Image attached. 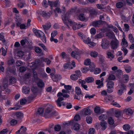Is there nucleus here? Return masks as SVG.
I'll return each instance as SVG.
<instances>
[{"instance_id":"obj_5","label":"nucleus","mask_w":134,"mask_h":134,"mask_svg":"<svg viewBox=\"0 0 134 134\" xmlns=\"http://www.w3.org/2000/svg\"><path fill=\"white\" fill-rule=\"evenodd\" d=\"M119 42L116 39L112 40L110 43L111 47L114 50L116 49L119 46Z\"/></svg>"},{"instance_id":"obj_21","label":"nucleus","mask_w":134,"mask_h":134,"mask_svg":"<svg viewBox=\"0 0 134 134\" xmlns=\"http://www.w3.org/2000/svg\"><path fill=\"white\" fill-rule=\"evenodd\" d=\"M85 81L87 83H91L94 81V79L92 77H90L86 78L85 79Z\"/></svg>"},{"instance_id":"obj_17","label":"nucleus","mask_w":134,"mask_h":134,"mask_svg":"<svg viewBox=\"0 0 134 134\" xmlns=\"http://www.w3.org/2000/svg\"><path fill=\"white\" fill-rule=\"evenodd\" d=\"M98 118L100 120H101L102 121L107 119V115L105 114H102L99 116Z\"/></svg>"},{"instance_id":"obj_10","label":"nucleus","mask_w":134,"mask_h":134,"mask_svg":"<svg viewBox=\"0 0 134 134\" xmlns=\"http://www.w3.org/2000/svg\"><path fill=\"white\" fill-rule=\"evenodd\" d=\"M40 14L43 16L46 17L47 18H48L50 16V15L52 14V13L51 12H50V13H47L46 11H42L41 12Z\"/></svg>"},{"instance_id":"obj_43","label":"nucleus","mask_w":134,"mask_h":134,"mask_svg":"<svg viewBox=\"0 0 134 134\" xmlns=\"http://www.w3.org/2000/svg\"><path fill=\"white\" fill-rule=\"evenodd\" d=\"M126 85L122 83H121L120 85V89L122 91H124L126 90Z\"/></svg>"},{"instance_id":"obj_61","label":"nucleus","mask_w":134,"mask_h":134,"mask_svg":"<svg viewBox=\"0 0 134 134\" xmlns=\"http://www.w3.org/2000/svg\"><path fill=\"white\" fill-rule=\"evenodd\" d=\"M33 75L34 78L36 80H38V79L37 73L35 71H33Z\"/></svg>"},{"instance_id":"obj_36","label":"nucleus","mask_w":134,"mask_h":134,"mask_svg":"<svg viewBox=\"0 0 134 134\" xmlns=\"http://www.w3.org/2000/svg\"><path fill=\"white\" fill-rule=\"evenodd\" d=\"M91 113V111L89 109H87L85 110L84 111V114L85 115H88L90 114Z\"/></svg>"},{"instance_id":"obj_52","label":"nucleus","mask_w":134,"mask_h":134,"mask_svg":"<svg viewBox=\"0 0 134 134\" xmlns=\"http://www.w3.org/2000/svg\"><path fill=\"white\" fill-rule=\"evenodd\" d=\"M24 55V53L21 51H19L17 53L18 56L19 57H22Z\"/></svg>"},{"instance_id":"obj_41","label":"nucleus","mask_w":134,"mask_h":134,"mask_svg":"<svg viewBox=\"0 0 134 134\" xmlns=\"http://www.w3.org/2000/svg\"><path fill=\"white\" fill-rule=\"evenodd\" d=\"M43 112V109L41 108H40L37 109V114L40 115L41 114H42Z\"/></svg>"},{"instance_id":"obj_59","label":"nucleus","mask_w":134,"mask_h":134,"mask_svg":"<svg viewBox=\"0 0 134 134\" xmlns=\"http://www.w3.org/2000/svg\"><path fill=\"white\" fill-rule=\"evenodd\" d=\"M26 102V100L24 98L21 99L20 101V104L21 105L25 104Z\"/></svg>"},{"instance_id":"obj_28","label":"nucleus","mask_w":134,"mask_h":134,"mask_svg":"<svg viewBox=\"0 0 134 134\" xmlns=\"http://www.w3.org/2000/svg\"><path fill=\"white\" fill-rule=\"evenodd\" d=\"M107 54L108 56V58L110 59V58H114V55L110 52L107 51Z\"/></svg>"},{"instance_id":"obj_1","label":"nucleus","mask_w":134,"mask_h":134,"mask_svg":"<svg viewBox=\"0 0 134 134\" xmlns=\"http://www.w3.org/2000/svg\"><path fill=\"white\" fill-rule=\"evenodd\" d=\"M73 11V9H70L69 11V12H70V13L71 12H72ZM69 12L67 13L62 18V20L64 23L66 25L68 28H69V26L68 25V23H69L70 26H72V29L74 30H75L77 29V24L75 23H73L72 21H71V20L69 18Z\"/></svg>"},{"instance_id":"obj_45","label":"nucleus","mask_w":134,"mask_h":134,"mask_svg":"<svg viewBox=\"0 0 134 134\" xmlns=\"http://www.w3.org/2000/svg\"><path fill=\"white\" fill-rule=\"evenodd\" d=\"M108 121L110 125H112L114 123V120L111 117L109 118Z\"/></svg>"},{"instance_id":"obj_20","label":"nucleus","mask_w":134,"mask_h":134,"mask_svg":"<svg viewBox=\"0 0 134 134\" xmlns=\"http://www.w3.org/2000/svg\"><path fill=\"white\" fill-rule=\"evenodd\" d=\"M51 25L50 23L47 24L45 25H43V27L45 31L49 30L51 27Z\"/></svg>"},{"instance_id":"obj_57","label":"nucleus","mask_w":134,"mask_h":134,"mask_svg":"<svg viewBox=\"0 0 134 134\" xmlns=\"http://www.w3.org/2000/svg\"><path fill=\"white\" fill-rule=\"evenodd\" d=\"M95 132V130L93 128L90 129L88 131L89 134H94Z\"/></svg>"},{"instance_id":"obj_12","label":"nucleus","mask_w":134,"mask_h":134,"mask_svg":"<svg viewBox=\"0 0 134 134\" xmlns=\"http://www.w3.org/2000/svg\"><path fill=\"white\" fill-rule=\"evenodd\" d=\"M106 81L107 82V87L112 88H113L114 83L113 81H108L107 79L106 80Z\"/></svg>"},{"instance_id":"obj_32","label":"nucleus","mask_w":134,"mask_h":134,"mask_svg":"<svg viewBox=\"0 0 134 134\" xmlns=\"http://www.w3.org/2000/svg\"><path fill=\"white\" fill-rule=\"evenodd\" d=\"M115 79V77L114 75L112 74L110 75L109 76L108 78L107 79L108 81H111V80H114Z\"/></svg>"},{"instance_id":"obj_30","label":"nucleus","mask_w":134,"mask_h":134,"mask_svg":"<svg viewBox=\"0 0 134 134\" xmlns=\"http://www.w3.org/2000/svg\"><path fill=\"white\" fill-rule=\"evenodd\" d=\"M37 85L39 87L42 88L44 86V83L41 80H39V81L37 83Z\"/></svg>"},{"instance_id":"obj_6","label":"nucleus","mask_w":134,"mask_h":134,"mask_svg":"<svg viewBox=\"0 0 134 134\" xmlns=\"http://www.w3.org/2000/svg\"><path fill=\"white\" fill-rule=\"evenodd\" d=\"M109 42L106 39H102L101 44L102 48L104 49H108L109 47Z\"/></svg>"},{"instance_id":"obj_8","label":"nucleus","mask_w":134,"mask_h":134,"mask_svg":"<svg viewBox=\"0 0 134 134\" xmlns=\"http://www.w3.org/2000/svg\"><path fill=\"white\" fill-rule=\"evenodd\" d=\"M83 40V41L85 43L89 44L91 46L93 47L96 45V43L91 41V40L89 37L87 38L86 40H84V38Z\"/></svg>"},{"instance_id":"obj_25","label":"nucleus","mask_w":134,"mask_h":134,"mask_svg":"<svg viewBox=\"0 0 134 134\" xmlns=\"http://www.w3.org/2000/svg\"><path fill=\"white\" fill-rule=\"evenodd\" d=\"M41 61L42 62H46L47 63V65H49L50 64L51 62V60L48 58H42Z\"/></svg>"},{"instance_id":"obj_53","label":"nucleus","mask_w":134,"mask_h":134,"mask_svg":"<svg viewBox=\"0 0 134 134\" xmlns=\"http://www.w3.org/2000/svg\"><path fill=\"white\" fill-rule=\"evenodd\" d=\"M31 90L32 92L34 94L37 93L38 91L37 88L34 87H33L31 88Z\"/></svg>"},{"instance_id":"obj_47","label":"nucleus","mask_w":134,"mask_h":134,"mask_svg":"<svg viewBox=\"0 0 134 134\" xmlns=\"http://www.w3.org/2000/svg\"><path fill=\"white\" fill-rule=\"evenodd\" d=\"M35 51L36 53H41L42 50L39 47H36L35 48Z\"/></svg>"},{"instance_id":"obj_55","label":"nucleus","mask_w":134,"mask_h":134,"mask_svg":"<svg viewBox=\"0 0 134 134\" xmlns=\"http://www.w3.org/2000/svg\"><path fill=\"white\" fill-rule=\"evenodd\" d=\"M101 71V70L100 68H96L94 71V73L95 74H97L99 73Z\"/></svg>"},{"instance_id":"obj_19","label":"nucleus","mask_w":134,"mask_h":134,"mask_svg":"<svg viewBox=\"0 0 134 134\" xmlns=\"http://www.w3.org/2000/svg\"><path fill=\"white\" fill-rule=\"evenodd\" d=\"M124 111L126 113L127 115H131L133 113V111L130 108L125 109L124 110Z\"/></svg>"},{"instance_id":"obj_62","label":"nucleus","mask_w":134,"mask_h":134,"mask_svg":"<svg viewBox=\"0 0 134 134\" xmlns=\"http://www.w3.org/2000/svg\"><path fill=\"white\" fill-rule=\"evenodd\" d=\"M74 127L75 130H79L80 129L79 124L77 123H76L74 125Z\"/></svg>"},{"instance_id":"obj_24","label":"nucleus","mask_w":134,"mask_h":134,"mask_svg":"<svg viewBox=\"0 0 134 134\" xmlns=\"http://www.w3.org/2000/svg\"><path fill=\"white\" fill-rule=\"evenodd\" d=\"M98 53L97 52L92 51L90 53V55L92 57L94 58H96L98 56Z\"/></svg>"},{"instance_id":"obj_3","label":"nucleus","mask_w":134,"mask_h":134,"mask_svg":"<svg viewBox=\"0 0 134 134\" xmlns=\"http://www.w3.org/2000/svg\"><path fill=\"white\" fill-rule=\"evenodd\" d=\"M35 35L38 37H40L44 42H46V39L44 34L40 30H37L35 28L33 29Z\"/></svg>"},{"instance_id":"obj_15","label":"nucleus","mask_w":134,"mask_h":134,"mask_svg":"<svg viewBox=\"0 0 134 134\" xmlns=\"http://www.w3.org/2000/svg\"><path fill=\"white\" fill-rule=\"evenodd\" d=\"M107 123L105 121H103L100 122V125L102 127L103 130H104L107 128Z\"/></svg>"},{"instance_id":"obj_60","label":"nucleus","mask_w":134,"mask_h":134,"mask_svg":"<svg viewBox=\"0 0 134 134\" xmlns=\"http://www.w3.org/2000/svg\"><path fill=\"white\" fill-rule=\"evenodd\" d=\"M2 50V54L3 56H5L6 55V51L3 47L1 48Z\"/></svg>"},{"instance_id":"obj_63","label":"nucleus","mask_w":134,"mask_h":134,"mask_svg":"<svg viewBox=\"0 0 134 134\" xmlns=\"http://www.w3.org/2000/svg\"><path fill=\"white\" fill-rule=\"evenodd\" d=\"M90 32L91 34L94 35L96 32V30L94 28H91L90 30Z\"/></svg>"},{"instance_id":"obj_11","label":"nucleus","mask_w":134,"mask_h":134,"mask_svg":"<svg viewBox=\"0 0 134 134\" xmlns=\"http://www.w3.org/2000/svg\"><path fill=\"white\" fill-rule=\"evenodd\" d=\"M22 92L25 94H29L30 92V88L28 87L24 86L23 88Z\"/></svg>"},{"instance_id":"obj_18","label":"nucleus","mask_w":134,"mask_h":134,"mask_svg":"<svg viewBox=\"0 0 134 134\" xmlns=\"http://www.w3.org/2000/svg\"><path fill=\"white\" fill-rule=\"evenodd\" d=\"M0 40L2 41L3 43L5 44L6 41L4 37V34L3 32L0 33Z\"/></svg>"},{"instance_id":"obj_48","label":"nucleus","mask_w":134,"mask_h":134,"mask_svg":"<svg viewBox=\"0 0 134 134\" xmlns=\"http://www.w3.org/2000/svg\"><path fill=\"white\" fill-rule=\"evenodd\" d=\"M100 108L98 107H96L94 109V111L95 112L97 113H99L100 112Z\"/></svg>"},{"instance_id":"obj_38","label":"nucleus","mask_w":134,"mask_h":134,"mask_svg":"<svg viewBox=\"0 0 134 134\" xmlns=\"http://www.w3.org/2000/svg\"><path fill=\"white\" fill-rule=\"evenodd\" d=\"M86 121L88 124H91L92 122V119L90 116H87L86 118Z\"/></svg>"},{"instance_id":"obj_27","label":"nucleus","mask_w":134,"mask_h":134,"mask_svg":"<svg viewBox=\"0 0 134 134\" xmlns=\"http://www.w3.org/2000/svg\"><path fill=\"white\" fill-rule=\"evenodd\" d=\"M16 116L17 119H21L23 117V114L20 112H17L16 114Z\"/></svg>"},{"instance_id":"obj_26","label":"nucleus","mask_w":134,"mask_h":134,"mask_svg":"<svg viewBox=\"0 0 134 134\" xmlns=\"http://www.w3.org/2000/svg\"><path fill=\"white\" fill-rule=\"evenodd\" d=\"M79 77L76 74H72L70 76V78L71 79L73 80H77L78 78Z\"/></svg>"},{"instance_id":"obj_54","label":"nucleus","mask_w":134,"mask_h":134,"mask_svg":"<svg viewBox=\"0 0 134 134\" xmlns=\"http://www.w3.org/2000/svg\"><path fill=\"white\" fill-rule=\"evenodd\" d=\"M43 49L46 51H47L48 49L42 43H40L38 44Z\"/></svg>"},{"instance_id":"obj_34","label":"nucleus","mask_w":134,"mask_h":134,"mask_svg":"<svg viewBox=\"0 0 134 134\" xmlns=\"http://www.w3.org/2000/svg\"><path fill=\"white\" fill-rule=\"evenodd\" d=\"M123 128L124 130L127 131L129 130L130 128V126L129 125L126 124L123 126Z\"/></svg>"},{"instance_id":"obj_46","label":"nucleus","mask_w":134,"mask_h":134,"mask_svg":"<svg viewBox=\"0 0 134 134\" xmlns=\"http://www.w3.org/2000/svg\"><path fill=\"white\" fill-rule=\"evenodd\" d=\"M25 3L24 2H19V3L18 4V7L20 8H22L24 6Z\"/></svg>"},{"instance_id":"obj_22","label":"nucleus","mask_w":134,"mask_h":134,"mask_svg":"<svg viewBox=\"0 0 134 134\" xmlns=\"http://www.w3.org/2000/svg\"><path fill=\"white\" fill-rule=\"evenodd\" d=\"M121 44H122L123 45L126 47L128 46V43L125 37H124V36H123V38L122 40Z\"/></svg>"},{"instance_id":"obj_42","label":"nucleus","mask_w":134,"mask_h":134,"mask_svg":"<svg viewBox=\"0 0 134 134\" xmlns=\"http://www.w3.org/2000/svg\"><path fill=\"white\" fill-rule=\"evenodd\" d=\"M91 63V60L90 59H86L84 62V64L85 65H89Z\"/></svg>"},{"instance_id":"obj_31","label":"nucleus","mask_w":134,"mask_h":134,"mask_svg":"<svg viewBox=\"0 0 134 134\" xmlns=\"http://www.w3.org/2000/svg\"><path fill=\"white\" fill-rule=\"evenodd\" d=\"M104 34L103 33H100L95 36V38L96 39H98L102 38Z\"/></svg>"},{"instance_id":"obj_37","label":"nucleus","mask_w":134,"mask_h":134,"mask_svg":"<svg viewBox=\"0 0 134 134\" xmlns=\"http://www.w3.org/2000/svg\"><path fill=\"white\" fill-rule=\"evenodd\" d=\"M61 129V126L59 125H55L54 127L55 131H60Z\"/></svg>"},{"instance_id":"obj_16","label":"nucleus","mask_w":134,"mask_h":134,"mask_svg":"<svg viewBox=\"0 0 134 134\" xmlns=\"http://www.w3.org/2000/svg\"><path fill=\"white\" fill-rule=\"evenodd\" d=\"M103 21L101 20H99L93 22L92 25L93 26L95 27L98 26L99 25H100L102 23Z\"/></svg>"},{"instance_id":"obj_50","label":"nucleus","mask_w":134,"mask_h":134,"mask_svg":"<svg viewBox=\"0 0 134 134\" xmlns=\"http://www.w3.org/2000/svg\"><path fill=\"white\" fill-rule=\"evenodd\" d=\"M129 38L130 42L133 43L134 42V39L132 35L131 34H130L129 35Z\"/></svg>"},{"instance_id":"obj_2","label":"nucleus","mask_w":134,"mask_h":134,"mask_svg":"<svg viewBox=\"0 0 134 134\" xmlns=\"http://www.w3.org/2000/svg\"><path fill=\"white\" fill-rule=\"evenodd\" d=\"M53 107L52 105H49L46 109L44 116L46 118H49L55 115V112L52 111Z\"/></svg>"},{"instance_id":"obj_29","label":"nucleus","mask_w":134,"mask_h":134,"mask_svg":"<svg viewBox=\"0 0 134 134\" xmlns=\"http://www.w3.org/2000/svg\"><path fill=\"white\" fill-rule=\"evenodd\" d=\"M75 91L76 93L78 95H79L81 93V89L79 87H77L75 88Z\"/></svg>"},{"instance_id":"obj_7","label":"nucleus","mask_w":134,"mask_h":134,"mask_svg":"<svg viewBox=\"0 0 134 134\" xmlns=\"http://www.w3.org/2000/svg\"><path fill=\"white\" fill-rule=\"evenodd\" d=\"M50 75L51 76V77L53 80L54 81H57L60 80L61 79V76L58 74H56L54 75L53 73H51L50 74Z\"/></svg>"},{"instance_id":"obj_9","label":"nucleus","mask_w":134,"mask_h":134,"mask_svg":"<svg viewBox=\"0 0 134 134\" xmlns=\"http://www.w3.org/2000/svg\"><path fill=\"white\" fill-rule=\"evenodd\" d=\"M80 55V53L76 51H73L71 53V55L74 58L77 59L78 58L79 59Z\"/></svg>"},{"instance_id":"obj_40","label":"nucleus","mask_w":134,"mask_h":134,"mask_svg":"<svg viewBox=\"0 0 134 134\" xmlns=\"http://www.w3.org/2000/svg\"><path fill=\"white\" fill-rule=\"evenodd\" d=\"M123 3L122 2H119L117 3L116 4V7L118 8H120L123 6Z\"/></svg>"},{"instance_id":"obj_49","label":"nucleus","mask_w":134,"mask_h":134,"mask_svg":"<svg viewBox=\"0 0 134 134\" xmlns=\"http://www.w3.org/2000/svg\"><path fill=\"white\" fill-rule=\"evenodd\" d=\"M57 31L56 30L52 32L51 34V38H53L55 37L57 35Z\"/></svg>"},{"instance_id":"obj_23","label":"nucleus","mask_w":134,"mask_h":134,"mask_svg":"<svg viewBox=\"0 0 134 134\" xmlns=\"http://www.w3.org/2000/svg\"><path fill=\"white\" fill-rule=\"evenodd\" d=\"M125 70L127 73L130 72L131 70V67L129 65H126L125 67Z\"/></svg>"},{"instance_id":"obj_64","label":"nucleus","mask_w":134,"mask_h":134,"mask_svg":"<svg viewBox=\"0 0 134 134\" xmlns=\"http://www.w3.org/2000/svg\"><path fill=\"white\" fill-rule=\"evenodd\" d=\"M8 131V130L7 129H4L0 132V134H4Z\"/></svg>"},{"instance_id":"obj_39","label":"nucleus","mask_w":134,"mask_h":134,"mask_svg":"<svg viewBox=\"0 0 134 134\" xmlns=\"http://www.w3.org/2000/svg\"><path fill=\"white\" fill-rule=\"evenodd\" d=\"M20 129L22 133H25L26 131L27 130L26 128L23 126H21Z\"/></svg>"},{"instance_id":"obj_44","label":"nucleus","mask_w":134,"mask_h":134,"mask_svg":"<svg viewBox=\"0 0 134 134\" xmlns=\"http://www.w3.org/2000/svg\"><path fill=\"white\" fill-rule=\"evenodd\" d=\"M79 18L80 20L83 21L85 19V17L83 14H81L79 16Z\"/></svg>"},{"instance_id":"obj_56","label":"nucleus","mask_w":134,"mask_h":134,"mask_svg":"<svg viewBox=\"0 0 134 134\" xmlns=\"http://www.w3.org/2000/svg\"><path fill=\"white\" fill-rule=\"evenodd\" d=\"M81 71L82 72L86 73L88 71V69L87 67H85L82 69Z\"/></svg>"},{"instance_id":"obj_51","label":"nucleus","mask_w":134,"mask_h":134,"mask_svg":"<svg viewBox=\"0 0 134 134\" xmlns=\"http://www.w3.org/2000/svg\"><path fill=\"white\" fill-rule=\"evenodd\" d=\"M23 62L21 61L18 60L16 62V65L17 66H20L23 65Z\"/></svg>"},{"instance_id":"obj_4","label":"nucleus","mask_w":134,"mask_h":134,"mask_svg":"<svg viewBox=\"0 0 134 134\" xmlns=\"http://www.w3.org/2000/svg\"><path fill=\"white\" fill-rule=\"evenodd\" d=\"M57 96L59 97L56 101L59 107H60L62 105L63 106L65 105L66 103L65 102H61L64 100L63 97H62V96H63V93L60 92H59L57 94Z\"/></svg>"},{"instance_id":"obj_14","label":"nucleus","mask_w":134,"mask_h":134,"mask_svg":"<svg viewBox=\"0 0 134 134\" xmlns=\"http://www.w3.org/2000/svg\"><path fill=\"white\" fill-rule=\"evenodd\" d=\"M122 79L124 83H127L129 80V76L127 74H124L122 76Z\"/></svg>"},{"instance_id":"obj_33","label":"nucleus","mask_w":134,"mask_h":134,"mask_svg":"<svg viewBox=\"0 0 134 134\" xmlns=\"http://www.w3.org/2000/svg\"><path fill=\"white\" fill-rule=\"evenodd\" d=\"M9 83L10 84H13L16 82L15 79L14 77H11L9 79Z\"/></svg>"},{"instance_id":"obj_13","label":"nucleus","mask_w":134,"mask_h":134,"mask_svg":"<svg viewBox=\"0 0 134 134\" xmlns=\"http://www.w3.org/2000/svg\"><path fill=\"white\" fill-rule=\"evenodd\" d=\"M64 67L65 69H72L71 64L70 63H68L65 64L64 65Z\"/></svg>"},{"instance_id":"obj_58","label":"nucleus","mask_w":134,"mask_h":134,"mask_svg":"<svg viewBox=\"0 0 134 134\" xmlns=\"http://www.w3.org/2000/svg\"><path fill=\"white\" fill-rule=\"evenodd\" d=\"M17 123V120H12L10 122V124L14 126L16 125Z\"/></svg>"},{"instance_id":"obj_35","label":"nucleus","mask_w":134,"mask_h":134,"mask_svg":"<svg viewBox=\"0 0 134 134\" xmlns=\"http://www.w3.org/2000/svg\"><path fill=\"white\" fill-rule=\"evenodd\" d=\"M90 14L92 15H96L97 12L95 9H92L89 11Z\"/></svg>"}]
</instances>
